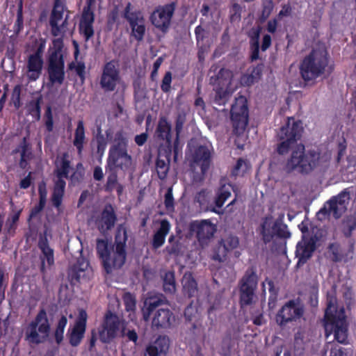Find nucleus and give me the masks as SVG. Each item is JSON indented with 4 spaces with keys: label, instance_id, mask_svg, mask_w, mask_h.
Masks as SVG:
<instances>
[{
    "label": "nucleus",
    "instance_id": "obj_1",
    "mask_svg": "<svg viewBox=\"0 0 356 356\" xmlns=\"http://www.w3.org/2000/svg\"><path fill=\"white\" fill-rule=\"evenodd\" d=\"M302 131L301 123L296 122L293 118H289L286 125L283 126L278 133L281 143L277 147V152L280 154H284L289 149H292L291 156L286 163V169L308 172L313 168L327 163L330 159V155L329 154L321 155L315 151H311L305 155L304 145L298 143V140L301 137Z\"/></svg>",
    "mask_w": 356,
    "mask_h": 356
},
{
    "label": "nucleus",
    "instance_id": "obj_2",
    "mask_svg": "<svg viewBox=\"0 0 356 356\" xmlns=\"http://www.w3.org/2000/svg\"><path fill=\"white\" fill-rule=\"evenodd\" d=\"M325 337L333 335V340L343 343L348 337V323L343 308L338 309L336 301L329 300L324 316Z\"/></svg>",
    "mask_w": 356,
    "mask_h": 356
},
{
    "label": "nucleus",
    "instance_id": "obj_3",
    "mask_svg": "<svg viewBox=\"0 0 356 356\" xmlns=\"http://www.w3.org/2000/svg\"><path fill=\"white\" fill-rule=\"evenodd\" d=\"M97 252L102 259L104 268L107 273L120 268L126 261L125 239L118 241L116 236L115 243L110 246L104 239H97Z\"/></svg>",
    "mask_w": 356,
    "mask_h": 356
},
{
    "label": "nucleus",
    "instance_id": "obj_4",
    "mask_svg": "<svg viewBox=\"0 0 356 356\" xmlns=\"http://www.w3.org/2000/svg\"><path fill=\"white\" fill-rule=\"evenodd\" d=\"M328 65V54L325 48H315L306 56L300 65L305 81H312L322 75Z\"/></svg>",
    "mask_w": 356,
    "mask_h": 356
},
{
    "label": "nucleus",
    "instance_id": "obj_5",
    "mask_svg": "<svg viewBox=\"0 0 356 356\" xmlns=\"http://www.w3.org/2000/svg\"><path fill=\"white\" fill-rule=\"evenodd\" d=\"M231 119L236 134L235 143L238 148L242 149L243 144L241 142L247 139L245 130L248 123V109L245 97L239 96L236 98L231 109Z\"/></svg>",
    "mask_w": 356,
    "mask_h": 356
},
{
    "label": "nucleus",
    "instance_id": "obj_6",
    "mask_svg": "<svg viewBox=\"0 0 356 356\" xmlns=\"http://www.w3.org/2000/svg\"><path fill=\"white\" fill-rule=\"evenodd\" d=\"M52 43L53 47L49 50L47 72L51 83L61 84L65 79L63 40L56 38L53 40Z\"/></svg>",
    "mask_w": 356,
    "mask_h": 356
},
{
    "label": "nucleus",
    "instance_id": "obj_7",
    "mask_svg": "<svg viewBox=\"0 0 356 356\" xmlns=\"http://www.w3.org/2000/svg\"><path fill=\"white\" fill-rule=\"evenodd\" d=\"M50 332V323L47 314L44 309H41L26 327L25 330L26 339L31 343H40L46 341Z\"/></svg>",
    "mask_w": 356,
    "mask_h": 356
},
{
    "label": "nucleus",
    "instance_id": "obj_8",
    "mask_svg": "<svg viewBox=\"0 0 356 356\" xmlns=\"http://www.w3.org/2000/svg\"><path fill=\"white\" fill-rule=\"evenodd\" d=\"M56 165V179L51 200L53 205L59 209L65 193V181L64 179L67 178L70 170L67 155L65 154L61 157H58Z\"/></svg>",
    "mask_w": 356,
    "mask_h": 356
},
{
    "label": "nucleus",
    "instance_id": "obj_9",
    "mask_svg": "<svg viewBox=\"0 0 356 356\" xmlns=\"http://www.w3.org/2000/svg\"><path fill=\"white\" fill-rule=\"evenodd\" d=\"M127 141L122 131L115 136V145L109 150V165L126 170L131 165V157L127 154Z\"/></svg>",
    "mask_w": 356,
    "mask_h": 356
},
{
    "label": "nucleus",
    "instance_id": "obj_10",
    "mask_svg": "<svg viewBox=\"0 0 356 356\" xmlns=\"http://www.w3.org/2000/svg\"><path fill=\"white\" fill-rule=\"evenodd\" d=\"M190 156L193 170L196 171L197 168H200V172H196L197 175H195L193 179L196 181H200L209 168L211 164V146L200 145L197 147H192L190 145Z\"/></svg>",
    "mask_w": 356,
    "mask_h": 356
},
{
    "label": "nucleus",
    "instance_id": "obj_11",
    "mask_svg": "<svg viewBox=\"0 0 356 356\" xmlns=\"http://www.w3.org/2000/svg\"><path fill=\"white\" fill-rule=\"evenodd\" d=\"M66 10H67L66 0H54L49 21L51 34L54 37L63 35L67 31L68 15H66L63 19Z\"/></svg>",
    "mask_w": 356,
    "mask_h": 356
},
{
    "label": "nucleus",
    "instance_id": "obj_12",
    "mask_svg": "<svg viewBox=\"0 0 356 356\" xmlns=\"http://www.w3.org/2000/svg\"><path fill=\"white\" fill-rule=\"evenodd\" d=\"M175 10V2L158 6L149 16L150 22L156 29L166 33L170 27Z\"/></svg>",
    "mask_w": 356,
    "mask_h": 356
},
{
    "label": "nucleus",
    "instance_id": "obj_13",
    "mask_svg": "<svg viewBox=\"0 0 356 356\" xmlns=\"http://www.w3.org/2000/svg\"><path fill=\"white\" fill-rule=\"evenodd\" d=\"M131 3L129 2L124 8L123 17L129 22L131 29V35L138 41L143 40L145 34V18L140 10L131 11Z\"/></svg>",
    "mask_w": 356,
    "mask_h": 356
},
{
    "label": "nucleus",
    "instance_id": "obj_14",
    "mask_svg": "<svg viewBox=\"0 0 356 356\" xmlns=\"http://www.w3.org/2000/svg\"><path fill=\"white\" fill-rule=\"evenodd\" d=\"M349 200V193L345 191H342L325 204L324 207L318 212V218H321V216L326 215H332L336 218H339L346 210Z\"/></svg>",
    "mask_w": 356,
    "mask_h": 356
},
{
    "label": "nucleus",
    "instance_id": "obj_15",
    "mask_svg": "<svg viewBox=\"0 0 356 356\" xmlns=\"http://www.w3.org/2000/svg\"><path fill=\"white\" fill-rule=\"evenodd\" d=\"M123 327L124 323L116 315L108 312L99 332L100 339L104 343L111 341L121 333Z\"/></svg>",
    "mask_w": 356,
    "mask_h": 356
},
{
    "label": "nucleus",
    "instance_id": "obj_16",
    "mask_svg": "<svg viewBox=\"0 0 356 356\" xmlns=\"http://www.w3.org/2000/svg\"><path fill=\"white\" fill-rule=\"evenodd\" d=\"M261 233L266 243L270 241L275 236L281 238L290 236L286 225L271 217L266 218L264 220Z\"/></svg>",
    "mask_w": 356,
    "mask_h": 356
},
{
    "label": "nucleus",
    "instance_id": "obj_17",
    "mask_svg": "<svg viewBox=\"0 0 356 356\" xmlns=\"http://www.w3.org/2000/svg\"><path fill=\"white\" fill-rule=\"evenodd\" d=\"M257 285V277L253 272L247 273L241 280L240 289L241 305H250L254 298V291Z\"/></svg>",
    "mask_w": 356,
    "mask_h": 356
},
{
    "label": "nucleus",
    "instance_id": "obj_18",
    "mask_svg": "<svg viewBox=\"0 0 356 356\" xmlns=\"http://www.w3.org/2000/svg\"><path fill=\"white\" fill-rule=\"evenodd\" d=\"M120 79L117 62L112 60L107 62L103 68L100 83L106 89H115Z\"/></svg>",
    "mask_w": 356,
    "mask_h": 356
},
{
    "label": "nucleus",
    "instance_id": "obj_19",
    "mask_svg": "<svg viewBox=\"0 0 356 356\" xmlns=\"http://www.w3.org/2000/svg\"><path fill=\"white\" fill-rule=\"evenodd\" d=\"M303 314L301 306L294 301H289L284 305L276 316V321L280 325L286 323L296 321L300 318Z\"/></svg>",
    "mask_w": 356,
    "mask_h": 356
},
{
    "label": "nucleus",
    "instance_id": "obj_20",
    "mask_svg": "<svg viewBox=\"0 0 356 356\" xmlns=\"http://www.w3.org/2000/svg\"><path fill=\"white\" fill-rule=\"evenodd\" d=\"M191 230L196 234L198 241L202 244H207L213 236L216 227L209 220L195 221L191 224Z\"/></svg>",
    "mask_w": 356,
    "mask_h": 356
},
{
    "label": "nucleus",
    "instance_id": "obj_21",
    "mask_svg": "<svg viewBox=\"0 0 356 356\" xmlns=\"http://www.w3.org/2000/svg\"><path fill=\"white\" fill-rule=\"evenodd\" d=\"M88 315L83 309H80L79 312V316L76 321V323L71 330L70 341V343L76 346L81 342L83 334L86 331V325L87 321Z\"/></svg>",
    "mask_w": 356,
    "mask_h": 356
},
{
    "label": "nucleus",
    "instance_id": "obj_22",
    "mask_svg": "<svg viewBox=\"0 0 356 356\" xmlns=\"http://www.w3.org/2000/svg\"><path fill=\"white\" fill-rule=\"evenodd\" d=\"M238 238L234 236H229L222 239L218 245L217 251L213 254L212 259L218 262H223L226 259L227 254L238 246Z\"/></svg>",
    "mask_w": 356,
    "mask_h": 356
},
{
    "label": "nucleus",
    "instance_id": "obj_23",
    "mask_svg": "<svg viewBox=\"0 0 356 356\" xmlns=\"http://www.w3.org/2000/svg\"><path fill=\"white\" fill-rule=\"evenodd\" d=\"M315 249V243L312 239L303 238L296 247V257L298 258V266L304 264L311 257Z\"/></svg>",
    "mask_w": 356,
    "mask_h": 356
},
{
    "label": "nucleus",
    "instance_id": "obj_24",
    "mask_svg": "<svg viewBox=\"0 0 356 356\" xmlns=\"http://www.w3.org/2000/svg\"><path fill=\"white\" fill-rule=\"evenodd\" d=\"M115 216L111 206H107L102 211L99 218L97 219L96 225L101 232H105L114 226Z\"/></svg>",
    "mask_w": 356,
    "mask_h": 356
},
{
    "label": "nucleus",
    "instance_id": "obj_25",
    "mask_svg": "<svg viewBox=\"0 0 356 356\" xmlns=\"http://www.w3.org/2000/svg\"><path fill=\"white\" fill-rule=\"evenodd\" d=\"M169 348V340L165 337H159L147 348L145 356H165Z\"/></svg>",
    "mask_w": 356,
    "mask_h": 356
},
{
    "label": "nucleus",
    "instance_id": "obj_26",
    "mask_svg": "<svg viewBox=\"0 0 356 356\" xmlns=\"http://www.w3.org/2000/svg\"><path fill=\"white\" fill-rule=\"evenodd\" d=\"M262 65H258L248 70V71L243 74L239 79L241 86L246 87L250 86L255 81H257L262 74Z\"/></svg>",
    "mask_w": 356,
    "mask_h": 356
},
{
    "label": "nucleus",
    "instance_id": "obj_27",
    "mask_svg": "<svg viewBox=\"0 0 356 356\" xmlns=\"http://www.w3.org/2000/svg\"><path fill=\"white\" fill-rule=\"evenodd\" d=\"M174 320L175 318L169 309H160L154 316L152 325L157 327H168Z\"/></svg>",
    "mask_w": 356,
    "mask_h": 356
},
{
    "label": "nucleus",
    "instance_id": "obj_28",
    "mask_svg": "<svg viewBox=\"0 0 356 356\" xmlns=\"http://www.w3.org/2000/svg\"><path fill=\"white\" fill-rule=\"evenodd\" d=\"M72 44L74 49V57L76 62H71L68 67L70 70H74L76 74L79 76L81 81L83 83L85 80L86 77V65L85 63L82 61L77 62L78 57L79 55V45L76 40L72 41Z\"/></svg>",
    "mask_w": 356,
    "mask_h": 356
},
{
    "label": "nucleus",
    "instance_id": "obj_29",
    "mask_svg": "<svg viewBox=\"0 0 356 356\" xmlns=\"http://www.w3.org/2000/svg\"><path fill=\"white\" fill-rule=\"evenodd\" d=\"M232 77V72L230 70L221 68L216 77H211L210 81L211 83L216 85V89H230Z\"/></svg>",
    "mask_w": 356,
    "mask_h": 356
},
{
    "label": "nucleus",
    "instance_id": "obj_30",
    "mask_svg": "<svg viewBox=\"0 0 356 356\" xmlns=\"http://www.w3.org/2000/svg\"><path fill=\"white\" fill-rule=\"evenodd\" d=\"M43 59L29 56L27 61L28 77L30 81L37 80L42 74Z\"/></svg>",
    "mask_w": 356,
    "mask_h": 356
},
{
    "label": "nucleus",
    "instance_id": "obj_31",
    "mask_svg": "<svg viewBox=\"0 0 356 356\" xmlns=\"http://www.w3.org/2000/svg\"><path fill=\"white\" fill-rule=\"evenodd\" d=\"M170 222L166 220H162L160 222V227L154 234L152 240V246L157 249L162 246L165 243V237L170 230Z\"/></svg>",
    "mask_w": 356,
    "mask_h": 356
},
{
    "label": "nucleus",
    "instance_id": "obj_32",
    "mask_svg": "<svg viewBox=\"0 0 356 356\" xmlns=\"http://www.w3.org/2000/svg\"><path fill=\"white\" fill-rule=\"evenodd\" d=\"M259 35L260 29H252L248 36L250 38V60H257L259 58Z\"/></svg>",
    "mask_w": 356,
    "mask_h": 356
},
{
    "label": "nucleus",
    "instance_id": "obj_33",
    "mask_svg": "<svg viewBox=\"0 0 356 356\" xmlns=\"http://www.w3.org/2000/svg\"><path fill=\"white\" fill-rule=\"evenodd\" d=\"M39 248L41 250L43 258H42V268L44 267L45 263H47L49 266L54 264V251L49 246L47 243V238L45 237H42L39 241Z\"/></svg>",
    "mask_w": 356,
    "mask_h": 356
},
{
    "label": "nucleus",
    "instance_id": "obj_34",
    "mask_svg": "<svg viewBox=\"0 0 356 356\" xmlns=\"http://www.w3.org/2000/svg\"><path fill=\"white\" fill-rule=\"evenodd\" d=\"M232 190L233 188L231 184L221 183L220 188L218 189L215 200L216 206L218 209H220L225 202L231 196Z\"/></svg>",
    "mask_w": 356,
    "mask_h": 356
},
{
    "label": "nucleus",
    "instance_id": "obj_35",
    "mask_svg": "<svg viewBox=\"0 0 356 356\" xmlns=\"http://www.w3.org/2000/svg\"><path fill=\"white\" fill-rule=\"evenodd\" d=\"M170 130V124L168 123L165 118H161L159 120V124L156 129V136L163 140H165L167 143H170L171 138Z\"/></svg>",
    "mask_w": 356,
    "mask_h": 356
},
{
    "label": "nucleus",
    "instance_id": "obj_36",
    "mask_svg": "<svg viewBox=\"0 0 356 356\" xmlns=\"http://www.w3.org/2000/svg\"><path fill=\"white\" fill-rule=\"evenodd\" d=\"M329 249L333 255V259L336 261H346L349 258L352 257V248H350L348 251L345 252L339 244L334 243L330 245Z\"/></svg>",
    "mask_w": 356,
    "mask_h": 356
},
{
    "label": "nucleus",
    "instance_id": "obj_37",
    "mask_svg": "<svg viewBox=\"0 0 356 356\" xmlns=\"http://www.w3.org/2000/svg\"><path fill=\"white\" fill-rule=\"evenodd\" d=\"M184 291L188 296H193L197 293V283L191 273H185L181 281Z\"/></svg>",
    "mask_w": 356,
    "mask_h": 356
},
{
    "label": "nucleus",
    "instance_id": "obj_38",
    "mask_svg": "<svg viewBox=\"0 0 356 356\" xmlns=\"http://www.w3.org/2000/svg\"><path fill=\"white\" fill-rule=\"evenodd\" d=\"M84 141L85 130L83 122L82 121H79L73 140V144L76 147L79 155L81 154Z\"/></svg>",
    "mask_w": 356,
    "mask_h": 356
},
{
    "label": "nucleus",
    "instance_id": "obj_39",
    "mask_svg": "<svg viewBox=\"0 0 356 356\" xmlns=\"http://www.w3.org/2000/svg\"><path fill=\"white\" fill-rule=\"evenodd\" d=\"M163 289L166 293L172 294L176 289L175 275L171 271H168L165 274L163 279Z\"/></svg>",
    "mask_w": 356,
    "mask_h": 356
},
{
    "label": "nucleus",
    "instance_id": "obj_40",
    "mask_svg": "<svg viewBox=\"0 0 356 356\" xmlns=\"http://www.w3.org/2000/svg\"><path fill=\"white\" fill-rule=\"evenodd\" d=\"M92 0H89L87 6L83 8L80 24H93L95 21V15L91 9Z\"/></svg>",
    "mask_w": 356,
    "mask_h": 356
},
{
    "label": "nucleus",
    "instance_id": "obj_41",
    "mask_svg": "<svg viewBox=\"0 0 356 356\" xmlns=\"http://www.w3.org/2000/svg\"><path fill=\"white\" fill-rule=\"evenodd\" d=\"M274 8L273 0H263L262 10L260 15L261 22H264L270 15Z\"/></svg>",
    "mask_w": 356,
    "mask_h": 356
},
{
    "label": "nucleus",
    "instance_id": "obj_42",
    "mask_svg": "<svg viewBox=\"0 0 356 356\" xmlns=\"http://www.w3.org/2000/svg\"><path fill=\"white\" fill-rule=\"evenodd\" d=\"M159 305V301L153 298H147L145 301V307L143 309V317L145 321L149 319L151 312Z\"/></svg>",
    "mask_w": 356,
    "mask_h": 356
},
{
    "label": "nucleus",
    "instance_id": "obj_43",
    "mask_svg": "<svg viewBox=\"0 0 356 356\" xmlns=\"http://www.w3.org/2000/svg\"><path fill=\"white\" fill-rule=\"evenodd\" d=\"M230 95L229 90H215L213 104L219 106L224 105Z\"/></svg>",
    "mask_w": 356,
    "mask_h": 356
},
{
    "label": "nucleus",
    "instance_id": "obj_44",
    "mask_svg": "<svg viewBox=\"0 0 356 356\" xmlns=\"http://www.w3.org/2000/svg\"><path fill=\"white\" fill-rule=\"evenodd\" d=\"M248 168V163L245 160L240 159L237 161L232 170V175L234 176H242L246 172Z\"/></svg>",
    "mask_w": 356,
    "mask_h": 356
},
{
    "label": "nucleus",
    "instance_id": "obj_45",
    "mask_svg": "<svg viewBox=\"0 0 356 356\" xmlns=\"http://www.w3.org/2000/svg\"><path fill=\"white\" fill-rule=\"evenodd\" d=\"M67 323V319L65 316H62L58 323L55 332V337L57 343H60L63 338L64 330Z\"/></svg>",
    "mask_w": 356,
    "mask_h": 356
},
{
    "label": "nucleus",
    "instance_id": "obj_46",
    "mask_svg": "<svg viewBox=\"0 0 356 356\" xmlns=\"http://www.w3.org/2000/svg\"><path fill=\"white\" fill-rule=\"evenodd\" d=\"M241 10L242 8L238 3H234L232 4L229 10V19L231 22L233 23L241 20Z\"/></svg>",
    "mask_w": 356,
    "mask_h": 356
},
{
    "label": "nucleus",
    "instance_id": "obj_47",
    "mask_svg": "<svg viewBox=\"0 0 356 356\" xmlns=\"http://www.w3.org/2000/svg\"><path fill=\"white\" fill-rule=\"evenodd\" d=\"M164 204L168 213H171L175 210L174 198L172 196V189L169 188L165 194Z\"/></svg>",
    "mask_w": 356,
    "mask_h": 356
},
{
    "label": "nucleus",
    "instance_id": "obj_48",
    "mask_svg": "<svg viewBox=\"0 0 356 356\" xmlns=\"http://www.w3.org/2000/svg\"><path fill=\"white\" fill-rule=\"evenodd\" d=\"M93 24H79V31L83 35L86 41H88L94 35Z\"/></svg>",
    "mask_w": 356,
    "mask_h": 356
},
{
    "label": "nucleus",
    "instance_id": "obj_49",
    "mask_svg": "<svg viewBox=\"0 0 356 356\" xmlns=\"http://www.w3.org/2000/svg\"><path fill=\"white\" fill-rule=\"evenodd\" d=\"M126 309L127 311H134L136 307V300L134 297L129 293H125L123 296Z\"/></svg>",
    "mask_w": 356,
    "mask_h": 356
},
{
    "label": "nucleus",
    "instance_id": "obj_50",
    "mask_svg": "<svg viewBox=\"0 0 356 356\" xmlns=\"http://www.w3.org/2000/svg\"><path fill=\"white\" fill-rule=\"evenodd\" d=\"M45 126L48 131H51L54 127L53 116L50 106L47 108L45 113Z\"/></svg>",
    "mask_w": 356,
    "mask_h": 356
},
{
    "label": "nucleus",
    "instance_id": "obj_51",
    "mask_svg": "<svg viewBox=\"0 0 356 356\" xmlns=\"http://www.w3.org/2000/svg\"><path fill=\"white\" fill-rule=\"evenodd\" d=\"M38 192L40 195V202H41V204H45L47 197V190L45 183L42 182L39 184Z\"/></svg>",
    "mask_w": 356,
    "mask_h": 356
},
{
    "label": "nucleus",
    "instance_id": "obj_52",
    "mask_svg": "<svg viewBox=\"0 0 356 356\" xmlns=\"http://www.w3.org/2000/svg\"><path fill=\"white\" fill-rule=\"evenodd\" d=\"M89 268L88 262L81 259V260L78 261L77 265L75 266V270L78 273V277H81V272H84L87 270Z\"/></svg>",
    "mask_w": 356,
    "mask_h": 356
},
{
    "label": "nucleus",
    "instance_id": "obj_53",
    "mask_svg": "<svg viewBox=\"0 0 356 356\" xmlns=\"http://www.w3.org/2000/svg\"><path fill=\"white\" fill-rule=\"evenodd\" d=\"M172 81V74L170 72H167L162 80L161 89H171L170 84Z\"/></svg>",
    "mask_w": 356,
    "mask_h": 356
},
{
    "label": "nucleus",
    "instance_id": "obj_54",
    "mask_svg": "<svg viewBox=\"0 0 356 356\" xmlns=\"http://www.w3.org/2000/svg\"><path fill=\"white\" fill-rule=\"evenodd\" d=\"M30 152L25 146L22 147L21 152V160L19 165L22 168H24L26 165V160L29 158Z\"/></svg>",
    "mask_w": 356,
    "mask_h": 356
},
{
    "label": "nucleus",
    "instance_id": "obj_55",
    "mask_svg": "<svg viewBox=\"0 0 356 356\" xmlns=\"http://www.w3.org/2000/svg\"><path fill=\"white\" fill-rule=\"evenodd\" d=\"M330 346V353L329 356H346V354L343 351L337 347H334L333 344L328 343L327 348Z\"/></svg>",
    "mask_w": 356,
    "mask_h": 356
},
{
    "label": "nucleus",
    "instance_id": "obj_56",
    "mask_svg": "<svg viewBox=\"0 0 356 356\" xmlns=\"http://www.w3.org/2000/svg\"><path fill=\"white\" fill-rule=\"evenodd\" d=\"M292 9L290 5L284 4L282 6L281 10L278 13V18H282V17L289 16L291 13Z\"/></svg>",
    "mask_w": 356,
    "mask_h": 356
},
{
    "label": "nucleus",
    "instance_id": "obj_57",
    "mask_svg": "<svg viewBox=\"0 0 356 356\" xmlns=\"http://www.w3.org/2000/svg\"><path fill=\"white\" fill-rule=\"evenodd\" d=\"M122 335L127 337V338L134 342H136L138 339V335L136 332L134 330H128L126 332V330L124 329V327L122 329L121 333Z\"/></svg>",
    "mask_w": 356,
    "mask_h": 356
},
{
    "label": "nucleus",
    "instance_id": "obj_58",
    "mask_svg": "<svg viewBox=\"0 0 356 356\" xmlns=\"http://www.w3.org/2000/svg\"><path fill=\"white\" fill-rule=\"evenodd\" d=\"M271 42L272 40L270 35L268 34L264 35L263 37L262 44L261 47V51H266L271 45Z\"/></svg>",
    "mask_w": 356,
    "mask_h": 356
},
{
    "label": "nucleus",
    "instance_id": "obj_59",
    "mask_svg": "<svg viewBox=\"0 0 356 356\" xmlns=\"http://www.w3.org/2000/svg\"><path fill=\"white\" fill-rule=\"evenodd\" d=\"M45 48V43L44 42H41L39 45L37 47V49L35 51L31 54L30 56L38 58H42L43 52L44 51Z\"/></svg>",
    "mask_w": 356,
    "mask_h": 356
},
{
    "label": "nucleus",
    "instance_id": "obj_60",
    "mask_svg": "<svg viewBox=\"0 0 356 356\" xmlns=\"http://www.w3.org/2000/svg\"><path fill=\"white\" fill-rule=\"evenodd\" d=\"M97 153L102 156L105 151L106 143L102 137L97 138Z\"/></svg>",
    "mask_w": 356,
    "mask_h": 356
},
{
    "label": "nucleus",
    "instance_id": "obj_61",
    "mask_svg": "<svg viewBox=\"0 0 356 356\" xmlns=\"http://www.w3.org/2000/svg\"><path fill=\"white\" fill-rule=\"evenodd\" d=\"M40 101H41V98L37 97L36 102L33 103V108L31 111L32 115L35 114L37 115L38 119L40 118Z\"/></svg>",
    "mask_w": 356,
    "mask_h": 356
},
{
    "label": "nucleus",
    "instance_id": "obj_62",
    "mask_svg": "<svg viewBox=\"0 0 356 356\" xmlns=\"http://www.w3.org/2000/svg\"><path fill=\"white\" fill-rule=\"evenodd\" d=\"M277 26V21L276 19L269 20L267 24V31L270 33H274L276 31Z\"/></svg>",
    "mask_w": 356,
    "mask_h": 356
},
{
    "label": "nucleus",
    "instance_id": "obj_63",
    "mask_svg": "<svg viewBox=\"0 0 356 356\" xmlns=\"http://www.w3.org/2000/svg\"><path fill=\"white\" fill-rule=\"evenodd\" d=\"M16 24L18 26L19 29H20L23 26V17H22V3H20L19 8L17 11V20Z\"/></svg>",
    "mask_w": 356,
    "mask_h": 356
},
{
    "label": "nucleus",
    "instance_id": "obj_64",
    "mask_svg": "<svg viewBox=\"0 0 356 356\" xmlns=\"http://www.w3.org/2000/svg\"><path fill=\"white\" fill-rule=\"evenodd\" d=\"M147 138V136L146 134H141L135 137V142L138 145L141 146L146 142Z\"/></svg>",
    "mask_w": 356,
    "mask_h": 356
}]
</instances>
